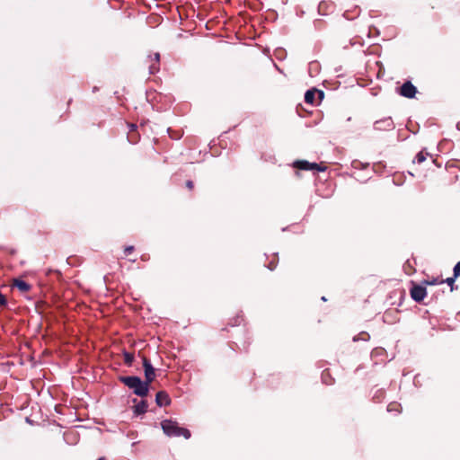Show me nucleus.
Listing matches in <instances>:
<instances>
[{
    "label": "nucleus",
    "mask_w": 460,
    "mask_h": 460,
    "mask_svg": "<svg viewBox=\"0 0 460 460\" xmlns=\"http://www.w3.org/2000/svg\"><path fill=\"white\" fill-rule=\"evenodd\" d=\"M164 432L169 437L182 436L186 439L190 438V432L189 429L181 428L176 421L171 420H164L161 422Z\"/></svg>",
    "instance_id": "nucleus-1"
},
{
    "label": "nucleus",
    "mask_w": 460,
    "mask_h": 460,
    "mask_svg": "<svg viewBox=\"0 0 460 460\" xmlns=\"http://www.w3.org/2000/svg\"><path fill=\"white\" fill-rule=\"evenodd\" d=\"M121 381L139 396H146L148 393L149 384L146 381L143 382L137 376L122 377Z\"/></svg>",
    "instance_id": "nucleus-2"
},
{
    "label": "nucleus",
    "mask_w": 460,
    "mask_h": 460,
    "mask_svg": "<svg viewBox=\"0 0 460 460\" xmlns=\"http://www.w3.org/2000/svg\"><path fill=\"white\" fill-rule=\"evenodd\" d=\"M416 93V87L409 81L404 83L400 88V94L406 98H413Z\"/></svg>",
    "instance_id": "nucleus-3"
},
{
    "label": "nucleus",
    "mask_w": 460,
    "mask_h": 460,
    "mask_svg": "<svg viewBox=\"0 0 460 460\" xmlns=\"http://www.w3.org/2000/svg\"><path fill=\"white\" fill-rule=\"evenodd\" d=\"M427 295L426 288L421 286H413L411 289V296L417 302L422 301Z\"/></svg>",
    "instance_id": "nucleus-4"
},
{
    "label": "nucleus",
    "mask_w": 460,
    "mask_h": 460,
    "mask_svg": "<svg viewBox=\"0 0 460 460\" xmlns=\"http://www.w3.org/2000/svg\"><path fill=\"white\" fill-rule=\"evenodd\" d=\"M143 366L145 368L146 381L150 384L155 376V369L146 358H143Z\"/></svg>",
    "instance_id": "nucleus-5"
},
{
    "label": "nucleus",
    "mask_w": 460,
    "mask_h": 460,
    "mask_svg": "<svg viewBox=\"0 0 460 460\" xmlns=\"http://www.w3.org/2000/svg\"><path fill=\"white\" fill-rule=\"evenodd\" d=\"M296 166L302 170H317L323 171L324 168L321 167L319 164L315 163H309L307 161H298L296 164Z\"/></svg>",
    "instance_id": "nucleus-6"
},
{
    "label": "nucleus",
    "mask_w": 460,
    "mask_h": 460,
    "mask_svg": "<svg viewBox=\"0 0 460 460\" xmlns=\"http://www.w3.org/2000/svg\"><path fill=\"white\" fill-rule=\"evenodd\" d=\"M155 401L159 406H166V405L170 404V398L165 392L157 393Z\"/></svg>",
    "instance_id": "nucleus-7"
},
{
    "label": "nucleus",
    "mask_w": 460,
    "mask_h": 460,
    "mask_svg": "<svg viewBox=\"0 0 460 460\" xmlns=\"http://www.w3.org/2000/svg\"><path fill=\"white\" fill-rule=\"evenodd\" d=\"M13 286L16 287L22 293L28 292L31 288V286L22 279H14Z\"/></svg>",
    "instance_id": "nucleus-8"
},
{
    "label": "nucleus",
    "mask_w": 460,
    "mask_h": 460,
    "mask_svg": "<svg viewBox=\"0 0 460 460\" xmlns=\"http://www.w3.org/2000/svg\"><path fill=\"white\" fill-rule=\"evenodd\" d=\"M316 94V91L308 90L305 94V100L307 103L313 104L314 102V97Z\"/></svg>",
    "instance_id": "nucleus-9"
},
{
    "label": "nucleus",
    "mask_w": 460,
    "mask_h": 460,
    "mask_svg": "<svg viewBox=\"0 0 460 460\" xmlns=\"http://www.w3.org/2000/svg\"><path fill=\"white\" fill-rule=\"evenodd\" d=\"M146 408H147V405H146V402L142 401L141 402H139L137 405L135 406V412H137L138 414L144 413V412H146Z\"/></svg>",
    "instance_id": "nucleus-10"
},
{
    "label": "nucleus",
    "mask_w": 460,
    "mask_h": 460,
    "mask_svg": "<svg viewBox=\"0 0 460 460\" xmlns=\"http://www.w3.org/2000/svg\"><path fill=\"white\" fill-rule=\"evenodd\" d=\"M124 359H125V362L128 365H130L132 362H133V359H134V356L128 352H125L124 353Z\"/></svg>",
    "instance_id": "nucleus-11"
},
{
    "label": "nucleus",
    "mask_w": 460,
    "mask_h": 460,
    "mask_svg": "<svg viewBox=\"0 0 460 460\" xmlns=\"http://www.w3.org/2000/svg\"><path fill=\"white\" fill-rule=\"evenodd\" d=\"M416 160L419 164L424 162L426 160V156L424 155L423 152H420L417 155H416Z\"/></svg>",
    "instance_id": "nucleus-12"
},
{
    "label": "nucleus",
    "mask_w": 460,
    "mask_h": 460,
    "mask_svg": "<svg viewBox=\"0 0 460 460\" xmlns=\"http://www.w3.org/2000/svg\"><path fill=\"white\" fill-rule=\"evenodd\" d=\"M454 276L455 277L460 276V261L457 262L454 268Z\"/></svg>",
    "instance_id": "nucleus-13"
},
{
    "label": "nucleus",
    "mask_w": 460,
    "mask_h": 460,
    "mask_svg": "<svg viewBox=\"0 0 460 460\" xmlns=\"http://www.w3.org/2000/svg\"><path fill=\"white\" fill-rule=\"evenodd\" d=\"M455 278H456V277L454 276V277H452V278H447V279H446V282H447V283L451 287V290H453V284H454V282H455Z\"/></svg>",
    "instance_id": "nucleus-14"
},
{
    "label": "nucleus",
    "mask_w": 460,
    "mask_h": 460,
    "mask_svg": "<svg viewBox=\"0 0 460 460\" xmlns=\"http://www.w3.org/2000/svg\"><path fill=\"white\" fill-rule=\"evenodd\" d=\"M133 251H134V246L129 245L125 248L124 252L126 255H128V254L131 253Z\"/></svg>",
    "instance_id": "nucleus-15"
},
{
    "label": "nucleus",
    "mask_w": 460,
    "mask_h": 460,
    "mask_svg": "<svg viewBox=\"0 0 460 460\" xmlns=\"http://www.w3.org/2000/svg\"><path fill=\"white\" fill-rule=\"evenodd\" d=\"M438 283H444V280H441L439 282H438L436 279H434L432 281H427V284H429V285H435V284H438Z\"/></svg>",
    "instance_id": "nucleus-16"
},
{
    "label": "nucleus",
    "mask_w": 460,
    "mask_h": 460,
    "mask_svg": "<svg viewBox=\"0 0 460 460\" xmlns=\"http://www.w3.org/2000/svg\"><path fill=\"white\" fill-rule=\"evenodd\" d=\"M186 186H187L190 190H191V189L193 188V182H192L191 181H188L186 182Z\"/></svg>",
    "instance_id": "nucleus-17"
},
{
    "label": "nucleus",
    "mask_w": 460,
    "mask_h": 460,
    "mask_svg": "<svg viewBox=\"0 0 460 460\" xmlns=\"http://www.w3.org/2000/svg\"><path fill=\"white\" fill-rule=\"evenodd\" d=\"M159 58H160V55H159L158 53H155V61H157V62H158V61H159Z\"/></svg>",
    "instance_id": "nucleus-18"
},
{
    "label": "nucleus",
    "mask_w": 460,
    "mask_h": 460,
    "mask_svg": "<svg viewBox=\"0 0 460 460\" xmlns=\"http://www.w3.org/2000/svg\"><path fill=\"white\" fill-rule=\"evenodd\" d=\"M130 128H131V129H134L136 128V126L134 124H131Z\"/></svg>",
    "instance_id": "nucleus-19"
},
{
    "label": "nucleus",
    "mask_w": 460,
    "mask_h": 460,
    "mask_svg": "<svg viewBox=\"0 0 460 460\" xmlns=\"http://www.w3.org/2000/svg\"><path fill=\"white\" fill-rule=\"evenodd\" d=\"M318 93L320 94V96L323 94V92H318Z\"/></svg>",
    "instance_id": "nucleus-20"
},
{
    "label": "nucleus",
    "mask_w": 460,
    "mask_h": 460,
    "mask_svg": "<svg viewBox=\"0 0 460 460\" xmlns=\"http://www.w3.org/2000/svg\"><path fill=\"white\" fill-rule=\"evenodd\" d=\"M98 460H105L104 457H100Z\"/></svg>",
    "instance_id": "nucleus-21"
}]
</instances>
